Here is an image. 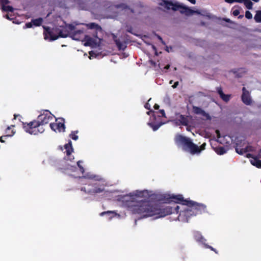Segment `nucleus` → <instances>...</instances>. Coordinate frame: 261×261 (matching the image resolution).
<instances>
[{"mask_svg": "<svg viewBox=\"0 0 261 261\" xmlns=\"http://www.w3.org/2000/svg\"><path fill=\"white\" fill-rule=\"evenodd\" d=\"M145 192L146 193V191H136L129 197V200H126L125 205L133 214H139L143 218L156 216L158 218L179 213L180 207L175 204L174 207L159 204L151 205L146 201L137 199V197H143Z\"/></svg>", "mask_w": 261, "mask_h": 261, "instance_id": "obj_1", "label": "nucleus"}, {"mask_svg": "<svg viewBox=\"0 0 261 261\" xmlns=\"http://www.w3.org/2000/svg\"><path fill=\"white\" fill-rule=\"evenodd\" d=\"M67 170V173L75 177L79 178V183L80 184L85 185L81 188L82 191L88 194L93 195L104 191L105 186L106 185V180L101 175L87 172L80 176L79 173L83 174L85 172L84 168L81 164H75L74 166L68 164Z\"/></svg>", "mask_w": 261, "mask_h": 261, "instance_id": "obj_2", "label": "nucleus"}, {"mask_svg": "<svg viewBox=\"0 0 261 261\" xmlns=\"http://www.w3.org/2000/svg\"><path fill=\"white\" fill-rule=\"evenodd\" d=\"M54 116L49 111H45L43 113L38 116L37 120L33 121L29 123H24L20 122L21 125L24 130L31 135H36L38 133H43L44 129L39 130L37 127L41 125L48 123L53 120Z\"/></svg>", "mask_w": 261, "mask_h": 261, "instance_id": "obj_3", "label": "nucleus"}, {"mask_svg": "<svg viewBox=\"0 0 261 261\" xmlns=\"http://www.w3.org/2000/svg\"><path fill=\"white\" fill-rule=\"evenodd\" d=\"M176 144L179 148L191 154L198 153L205 149L206 144L203 143L200 146L193 143L191 140L181 135H178L175 138Z\"/></svg>", "mask_w": 261, "mask_h": 261, "instance_id": "obj_4", "label": "nucleus"}, {"mask_svg": "<svg viewBox=\"0 0 261 261\" xmlns=\"http://www.w3.org/2000/svg\"><path fill=\"white\" fill-rule=\"evenodd\" d=\"M185 205L188 206L185 211L186 215L188 217L196 216L204 213L206 211V206L199 204L192 200L185 201Z\"/></svg>", "mask_w": 261, "mask_h": 261, "instance_id": "obj_5", "label": "nucleus"}, {"mask_svg": "<svg viewBox=\"0 0 261 261\" xmlns=\"http://www.w3.org/2000/svg\"><path fill=\"white\" fill-rule=\"evenodd\" d=\"M78 24L77 23L73 22L66 25L64 30H63L60 31L59 36L63 38L70 36L73 40H79L81 38L80 36L83 33V31L79 30L74 31L75 26Z\"/></svg>", "mask_w": 261, "mask_h": 261, "instance_id": "obj_6", "label": "nucleus"}, {"mask_svg": "<svg viewBox=\"0 0 261 261\" xmlns=\"http://www.w3.org/2000/svg\"><path fill=\"white\" fill-rule=\"evenodd\" d=\"M236 150L238 153L240 154L246 153V156L249 158L251 154L247 152L252 150V147L248 146L245 142H243V145L237 143Z\"/></svg>", "mask_w": 261, "mask_h": 261, "instance_id": "obj_7", "label": "nucleus"}, {"mask_svg": "<svg viewBox=\"0 0 261 261\" xmlns=\"http://www.w3.org/2000/svg\"><path fill=\"white\" fill-rule=\"evenodd\" d=\"M160 5L162 6L165 7V8L167 10L172 9L174 11H177L180 7H182V4L177 2L173 3L167 1H163L160 4Z\"/></svg>", "mask_w": 261, "mask_h": 261, "instance_id": "obj_8", "label": "nucleus"}, {"mask_svg": "<svg viewBox=\"0 0 261 261\" xmlns=\"http://www.w3.org/2000/svg\"><path fill=\"white\" fill-rule=\"evenodd\" d=\"M61 121H58V119H56L57 122L56 123H51L50 124V127L52 130L55 132H57V130L59 132H64L65 130V125L63 123V120L60 119Z\"/></svg>", "mask_w": 261, "mask_h": 261, "instance_id": "obj_9", "label": "nucleus"}, {"mask_svg": "<svg viewBox=\"0 0 261 261\" xmlns=\"http://www.w3.org/2000/svg\"><path fill=\"white\" fill-rule=\"evenodd\" d=\"M10 3L9 0H0V5L3 11L12 13L14 9L10 6H7Z\"/></svg>", "mask_w": 261, "mask_h": 261, "instance_id": "obj_10", "label": "nucleus"}, {"mask_svg": "<svg viewBox=\"0 0 261 261\" xmlns=\"http://www.w3.org/2000/svg\"><path fill=\"white\" fill-rule=\"evenodd\" d=\"M242 99L243 102L247 105H249L251 103V99L249 93L246 90L245 87H243V88Z\"/></svg>", "mask_w": 261, "mask_h": 261, "instance_id": "obj_11", "label": "nucleus"}, {"mask_svg": "<svg viewBox=\"0 0 261 261\" xmlns=\"http://www.w3.org/2000/svg\"><path fill=\"white\" fill-rule=\"evenodd\" d=\"M44 29V36L45 40H49V41L55 40L58 38L59 36L54 37L50 32V29L48 27H43Z\"/></svg>", "mask_w": 261, "mask_h": 261, "instance_id": "obj_12", "label": "nucleus"}, {"mask_svg": "<svg viewBox=\"0 0 261 261\" xmlns=\"http://www.w3.org/2000/svg\"><path fill=\"white\" fill-rule=\"evenodd\" d=\"M170 199L171 201H173L176 203H180L183 205H185V201H189V200L188 199H184L182 195L180 194L177 195H173L170 197Z\"/></svg>", "mask_w": 261, "mask_h": 261, "instance_id": "obj_13", "label": "nucleus"}, {"mask_svg": "<svg viewBox=\"0 0 261 261\" xmlns=\"http://www.w3.org/2000/svg\"><path fill=\"white\" fill-rule=\"evenodd\" d=\"M65 148V152L66 153V158L68 159V160L71 162L72 161V158L71 156V153L73 151V148L72 146V143L71 141H70L67 144H65L64 145Z\"/></svg>", "mask_w": 261, "mask_h": 261, "instance_id": "obj_14", "label": "nucleus"}, {"mask_svg": "<svg viewBox=\"0 0 261 261\" xmlns=\"http://www.w3.org/2000/svg\"><path fill=\"white\" fill-rule=\"evenodd\" d=\"M43 22V19L42 18H38L37 19H32L31 22L27 23L25 27L27 28H31L33 26L38 27L40 26Z\"/></svg>", "mask_w": 261, "mask_h": 261, "instance_id": "obj_15", "label": "nucleus"}, {"mask_svg": "<svg viewBox=\"0 0 261 261\" xmlns=\"http://www.w3.org/2000/svg\"><path fill=\"white\" fill-rule=\"evenodd\" d=\"M193 110L195 114L198 115H201L202 116L204 117L206 119H211L210 116L201 108L194 106L193 107Z\"/></svg>", "mask_w": 261, "mask_h": 261, "instance_id": "obj_16", "label": "nucleus"}, {"mask_svg": "<svg viewBox=\"0 0 261 261\" xmlns=\"http://www.w3.org/2000/svg\"><path fill=\"white\" fill-rule=\"evenodd\" d=\"M193 237L196 242L200 243L203 245L206 241L202 236L201 232L198 231H195L193 232Z\"/></svg>", "mask_w": 261, "mask_h": 261, "instance_id": "obj_17", "label": "nucleus"}, {"mask_svg": "<svg viewBox=\"0 0 261 261\" xmlns=\"http://www.w3.org/2000/svg\"><path fill=\"white\" fill-rule=\"evenodd\" d=\"M100 41V39L97 37V39L95 40H94L92 38H89L87 40V41L84 43L85 46H91L92 47H96V46L99 45V44Z\"/></svg>", "mask_w": 261, "mask_h": 261, "instance_id": "obj_18", "label": "nucleus"}, {"mask_svg": "<svg viewBox=\"0 0 261 261\" xmlns=\"http://www.w3.org/2000/svg\"><path fill=\"white\" fill-rule=\"evenodd\" d=\"M179 9H181L180 13H184L187 15H192L194 13H199L196 11H194L190 9L189 7L185 6L182 4V7H180Z\"/></svg>", "mask_w": 261, "mask_h": 261, "instance_id": "obj_19", "label": "nucleus"}, {"mask_svg": "<svg viewBox=\"0 0 261 261\" xmlns=\"http://www.w3.org/2000/svg\"><path fill=\"white\" fill-rule=\"evenodd\" d=\"M85 25L90 29L95 30L96 32V34L98 33H101L102 32V29L97 24L92 22L88 24H85Z\"/></svg>", "mask_w": 261, "mask_h": 261, "instance_id": "obj_20", "label": "nucleus"}, {"mask_svg": "<svg viewBox=\"0 0 261 261\" xmlns=\"http://www.w3.org/2000/svg\"><path fill=\"white\" fill-rule=\"evenodd\" d=\"M217 91L219 94L221 98L225 102H227L229 100L230 95L225 94L220 87L217 88Z\"/></svg>", "mask_w": 261, "mask_h": 261, "instance_id": "obj_21", "label": "nucleus"}, {"mask_svg": "<svg viewBox=\"0 0 261 261\" xmlns=\"http://www.w3.org/2000/svg\"><path fill=\"white\" fill-rule=\"evenodd\" d=\"M6 135L5 136V137H11L14 135L15 134V132L13 129H11V126H9L6 129Z\"/></svg>", "mask_w": 261, "mask_h": 261, "instance_id": "obj_22", "label": "nucleus"}, {"mask_svg": "<svg viewBox=\"0 0 261 261\" xmlns=\"http://www.w3.org/2000/svg\"><path fill=\"white\" fill-rule=\"evenodd\" d=\"M7 19L12 20L13 23H16V17L12 14H7L5 16Z\"/></svg>", "mask_w": 261, "mask_h": 261, "instance_id": "obj_23", "label": "nucleus"}, {"mask_svg": "<svg viewBox=\"0 0 261 261\" xmlns=\"http://www.w3.org/2000/svg\"><path fill=\"white\" fill-rule=\"evenodd\" d=\"M254 18L256 22H261V10L256 11Z\"/></svg>", "mask_w": 261, "mask_h": 261, "instance_id": "obj_24", "label": "nucleus"}, {"mask_svg": "<svg viewBox=\"0 0 261 261\" xmlns=\"http://www.w3.org/2000/svg\"><path fill=\"white\" fill-rule=\"evenodd\" d=\"M148 125L152 128L153 131H156L160 127V126L162 125V123L154 125L152 123H148Z\"/></svg>", "mask_w": 261, "mask_h": 261, "instance_id": "obj_25", "label": "nucleus"}, {"mask_svg": "<svg viewBox=\"0 0 261 261\" xmlns=\"http://www.w3.org/2000/svg\"><path fill=\"white\" fill-rule=\"evenodd\" d=\"M218 154L222 155L226 153V150L223 147H218L216 149Z\"/></svg>", "mask_w": 261, "mask_h": 261, "instance_id": "obj_26", "label": "nucleus"}, {"mask_svg": "<svg viewBox=\"0 0 261 261\" xmlns=\"http://www.w3.org/2000/svg\"><path fill=\"white\" fill-rule=\"evenodd\" d=\"M244 3L248 9H251L252 8L253 4L250 0H245Z\"/></svg>", "mask_w": 261, "mask_h": 261, "instance_id": "obj_27", "label": "nucleus"}, {"mask_svg": "<svg viewBox=\"0 0 261 261\" xmlns=\"http://www.w3.org/2000/svg\"><path fill=\"white\" fill-rule=\"evenodd\" d=\"M115 43L116 44L117 46L118 47L119 49L120 50H123L125 47L124 45L122 42H121L120 40L116 41Z\"/></svg>", "mask_w": 261, "mask_h": 261, "instance_id": "obj_28", "label": "nucleus"}, {"mask_svg": "<svg viewBox=\"0 0 261 261\" xmlns=\"http://www.w3.org/2000/svg\"><path fill=\"white\" fill-rule=\"evenodd\" d=\"M78 133V131H74L72 132L71 134L70 135V137L74 140H77L79 138L78 136L76 135V134Z\"/></svg>", "mask_w": 261, "mask_h": 261, "instance_id": "obj_29", "label": "nucleus"}, {"mask_svg": "<svg viewBox=\"0 0 261 261\" xmlns=\"http://www.w3.org/2000/svg\"><path fill=\"white\" fill-rule=\"evenodd\" d=\"M106 214H112L113 216H111V218L112 217H114L115 215H116V213L114 211H107V212H103L101 213H100V216H103Z\"/></svg>", "mask_w": 261, "mask_h": 261, "instance_id": "obj_30", "label": "nucleus"}, {"mask_svg": "<svg viewBox=\"0 0 261 261\" xmlns=\"http://www.w3.org/2000/svg\"><path fill=\"white\" fill-rule=\"evenodd\" d=\"M245 17L248 19H251L252 17V15L249 11H247L245 13Z\"/></svg>", "mask_w": 261, "mask_h": 261, "instance_id": "obj_31", "label": "nucleus"}, {"mask_svg": "<svg viewBox=\"0 0 261 261\" xmlns=\"http://www.w3.org/2000/svg\"><path fill=\"white\" fill-rule=\"evenodd\" d=\"M250 162L251 163H259V164H261V154H259L258 157V159L257 160V161L254 162H253L252 161H250Z\"/></svg>", "mask_w": 261, "mask_h": 261, "instance_id": "obj_32", "label": "nucleus"}, {"mask_svg": "<svg viewBox=\"0 0 261 261\" xmlns=\"http://www.w3.org/2000/svg\"><path fill=\"white\" fill-rule=\"evenodd\" d=\"M205 248H208L210 249H211L212 251H213L214 250V249L213 247H212L211 246H210L209 245H208L207 244H206L205 243H204L203 244Z\"/></svg>", "mask_w": 261, "mask_h": 261, "instance_id": "obj_33", "label": "nucleus"}, {"mask_svg": "<svg viewBox=\"0 0 261 261\" xmlns=\"http://www.w3.org/2000/svg\"><path fill=\"white\" fill-rule=\"evenodd\" d=\"M150 100H151V98H150V99L148 100V102H147V103L145 105V106H144L145 108L146 109H148V110H149V109H150V104L149 103V102L150 101Z\"/></svg>", "mask_w": 261, "mask_h": 261, "instance_id": "obj_34", "label": "nucleus"}, {"mask_svg": "<svg viewBox=\"0 0 261 261\" xmlns=\"http://www.w3.org/2000/svg\"><path fill=\"white\" fill-rule=\"evenodd\" d=\"M240 13V11L239 10H235L233 11V15L235 16H238Z\"/></svg>", "mask_w": 261, "mask_h": 261, "instance_id": "obj_35", "label": "nucleus"}, {"mask_svg": "<svg viewBox=\"0 0 261 261\" xmlns=\"http://www.w3.org/2000/svg\"><path fill=\"white\" fill-rule=\"evenodd\" d=\"M111 36H112V37L113 39L114 40V41H115V43H116V41H119V39H117V37H116V36L114 34H112Z\"/></svg>", "mask_w": 261, "mask_h": 261, "instance_id": "obj_36", "label": "nucleus"}, {"mask_svg": "<svg viewBox=\"0 0 261 261\" xmlns=\"http://www.w3.org/2000/svg\"><path fill=\"white\" fill-rule=\"evenodd\" d=\"M225 1L228 3H233L234 2H237V0H225Z\"/></svg>", "mask_w": 261, "mask_h": 261, "instance_id": "obj_37", "label": "nucleus"}, {"mask_svg": "<svg viewBox=\"0 0 261 261\" xmlns=\"http://www.w3.org/2000/svg\"><path fill=\"white\" fill-rule=\"evenodd\" d=\"M161 114H162V116L165 117V113L164 110H161L160 111Z\"/></svg>", "mask_w": 261, "mask_h": 261, "instance_id": "obj_38", "label": "nucleus"}, {"mask_svg": "<svg viewBox=\"0 0 261 261\" xmlns=\"http://www.w3.org/2000/svg\"><path fill=\"white\" fill-rule=\"evenodd\" d=\"M178 85V82H176L174 83V85L172 86L173 88H175Z\"/></svg>", "mask_w": 261, "mask_h": 261, "instance_id": "obj_39", "label": "nucleus"}, {"mask_svg": "<svg viewBox=\"0 0 261 261\" xmlns=\"http://www.w3.org/2000/svg\"><path fill=\"white\" fill-rule=\"evenodd\" d=\"M253 166H255L256 168L261 169V164H252Z\"/></svg>", "mask_w": 261, "mask_h": 261, "instance_id": "obj_40", "label": "nucleus"}, {"mask_svg": "<svg viewBox=\"0 0 261 261\" xmlns=\"http://www.w3.org/2000/svg\"><path fill=\"white\" fill-rule=\"evenodd\" d=\"M159 107L160 106L158 105V104H155L154 106V108L155 109V110H158L159 109Z\"/></svg>", "mask_w": 261, "mask_h": 261, "instance_id": "obj_41", "label": "nucleus"}, {"mask_svg": "<svg viewBox=\"0 0 261 261\" xmlns=\"http://www.w3.org/2000/svg\"><path fill=\"white\" fill-rule=\"evenodd\" d=\"M158 39H159L160 40H161V42H162V43L164 44V41H163L162 38L160 36H158Z\"/></svg>", "mask_w": 261, "mask_h": 261, "instance_id": "obj_42", "label": "nucleus"}, {"mask_svg": "<svg viewBox=\"0 0 261 261\" xmlns=\"http://www.w3.org/2000/svg\"><path fill=\"white\" fill-rule=\"evenodd\" d=\"M5 138V136L1 137V138H0V141L1 142H4V141L3 140V138Z\"/></svg>", "mask_w": 261, "mask_h": 261, "instance_id": "obj_43", "label": "nucleus"}, {"mask_svg": "<svg viewBox=\"0 0 261 261\" xmlns=\"http://www.w3.org/2000/svg\"><path fill=\"white\" fill-rule=\"evenodd\" d=\"M189 2H190L192 4H195L196 3L195 0H188Z\"/></svg>", "mask_w": 261, "mask_h": 261, "instance_id": "obj_44", "label": "nucleus"}, {"mask_svg": "<svg viewBox=\"0 0 261 261\" xmlns=\"http://www.w3.org/2000/svg\"><path fill=\"white\" fill-rule=\"evenodd\" d=\"M245 0H237V3H244Z\"/></svg>", "mask_w": 261, "mask_h": 261, "instance_id": "obj_45", "label": "nucleus"}, {"mask_svg": "<svg viewBox=\"0 0 261 261\" xmlns=\"http://www.w3.org/2000/svg\"><path fill=\"white\" fill-rule=\"evenodd\" d=\"M169 67H170V65H168L164 67V69H168Z\"/></svg>", "mask_w": 261, "mask_h": 261, "instance_id": "obj_46", "label": "nucleus"}, {"mask_svg": "<svg viewBox=\"0 0 261 261\" xmlns=\"http://www.w3.org/2000/svg\"><path fill=\"white\" fill-rule=\"evenodd\" d=\"M216 132H217V136H218V137L219 138H220V134H219V131H218V130H217V131H216Z\"/></svg>", "mask_w": 261, "mask_h": 261, "instance_id": "obj_47", "label": "nucleus"}, {"mask_svg": "<svg viewBox=\"0 0 261 261\" xmlns=\"http://www.w3.org/2000/svg\"><path fill=\"white\" fill-rule=\"evenodd\" d=\"M89 54H90V57H89V58H90V59H91V57L93 56V55H92V51H91V52H90V53H89Z\"/></svg>", "mask_w": 261, "mask_h": 261, "instance_id": "obj_48", "label": "nucleus"}, {"mask_svg": "<svg viewBox=\"0 0 261 261\" xmlns=\"http://www.w3.org/2000/svg\"><path fill=\"white\" fill-rule=\"evenodd\" d=\"M213 251L215 252L216 254L218 253V251L216 249H214V250H213Z\"/></svg>", "mask_w": 261, "mask_h": 261, "instance_id": "obj_49", "label": "nucleus"}, {"mask_svg": "<svg viewBox=\"0 0 261 261\" xmlns=\"http://www.w3.org/2000/svg\"><path fill=\"white\" fill-rule=\"evenodd\" d=\"M166 50L168 51V52H169L170 51V50L169 49V47H166Z\"/></svg>", "mask_w": 261, "mask_h": 261, "instance_id": "obj_50", "label": "nucleus"}, {"mask_svg": "<svg viewBox=\"0 0 261 261\" xmlns=\"http://www.w3.org/2000/svg\"><path fill=\"white\" fill-rule=\"evenodd\" d=\"M14 119H16V114H14Z\"/></svg>", "mask_w": 261, "mask_h": 261, "instance_id": "obj_51", "label": "nucleus"}, {"mask_svg": "<svg viewBox=\"0 0 261 261\" xmlns=\"http://www.w3.org/2000/svg\"><path fill=\"white\" fill-rule=\"evenodd\" d=\"M225 21H226V22H229V21H230V19H225Z\"/></svg>", "mask_w": 261, "mask_h": 261, "instance_id": "obj_52", "label": "nucleus"}, {"mask_svg": "<svg viewBox=\"0 0 261 261\" xmlns=\"http://www.w3.org/2000/svg\"><path fill=\"white\" fill-rule=\"evenodd\" d=\"M76 163L77 164H79V163H82V162L81 161H78Z\"/></svg>", "mask_w": 261, "mask_h": 261, "instance_id": "obj_53", "label": "nucleus"}, {"mask_svg": "<svg viewBox=\"0 0 261 261\" xmlns=\"http://www.w3.org/2000/svg\"><path fill=\"white\" fill-rule=\"evenodd\" d=\"M151 112V111H149L147 112V115H149L150 113Z\"/></svg>", "mask_w": 261, "mask_h": 261, "instance_id": "obj_54", "label": "nucleus"}, {"mask_svg": "<svg viewBox=\"0 0 261 261\" xmlns=\"http://www.w3.org/2000/svg\"><path fill=\"white\" fill-rule=\"evenodd\" d=\"M172 82H173L172 81H170V84H172Z\"/></svg>", "mask_w": 261, "mask_h": 261, "instance_id": "obj_55", "label": "nucleus"}, {"mask_svg": "<svg viewBox=\"0 0 261 261\" xmlns=\"http://www.w3.org/2000/svg\"><path fill=\"white\" fill-rule=\"evenodd\" d=\"M243 16L240 15V17H242Z\"/></svg>", "mask_w": 261, "mask_h": 261, "instance_id": "obj_56", "label": "nucleus"}]
</instances>
